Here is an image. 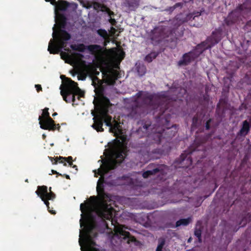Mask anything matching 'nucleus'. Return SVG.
I'll return each mask as SVG.
<instances>
[{
	"label": "nucleus",
	"instance_id": "obj_1",
	"mask_svg": "<svg viewBox=\"0 0 251 251\" xmlns=\"http://www.w3.org/2000/svg\"><path fill=\"white\" fill-rule=\"evenodd\" d=\"M181 103H177L176 105L162 111V113L155 118L156 124L153 125L151 133L149 132L151 126L150 121H146L142 126L137 130L138 134L141 136H147L144 141H139L132 145L134 151L139 154L143 161L158 159L163 154L164 151L156 147V145L160 143L162 138L170 139L176 135V126H171L170 121L173 115H177L180 111Z\"/></svg>",
	"mask_w": 251,
	"mask_h": 251
},
{
	"label": "nucleus",
	"instance_id": "obj_2",
	"mask_svg": "<svg viewBox=\"0 0 251 251\" xmlns=\"http://www.w3.org/2000/svg\"><path fill=\"white\" fill-rule=\"evenodd\" d=\"M180 90L184 93L186 92L185 89L172 87L166 96L162 98L146 92L139 91L135 95L133 103L129 108L128 116L133 119H138L146 113L147 108L149 106L153 110V114L155 118L166 108L182 102L179 99L181 96L178 93Z\"/></svg>",
	"mask_w": 251,
	"mask_h": 251
},
{
	"label": "nucleus",
	"instance_id": "obj_3",
	"mask_svg": "<svg viewBox=\"0 0 251 251\" xmlns=\"http://www.w3.org/2000/svg\"><path fill=\"white\" fill-rule=\"evenodd\" d=\"M95 211L98 217L104 221L107 229H109V227L108 224L105 221V220H109L111 222V225L113 226L114 234L110 240L112 245L116 246L120 245L122 242H125L128 244L138 245L139 242L128 231L126 230L127 227L118 223L114 218V215L116 211L111 204H108L105 201H103L95 207Z\"/></svg>",
	"mask_w": 251,
	"mask_h": 251
},
{
	"label": "nucleus",
	"instance_id": "obj_4",
	"mask_svg": "<svg viewBox=\"0 0 251 251\" xmlns=\"http://www.w3.org/2000/svg\"><path fill=\"white\" fill-rule=\"evenodd\" d=\"M126 144L125 137H122L121 141L118 139L113 141L111 147L112 159L104 161L98 169V174L100 177L97 183V189L103 188L104 176L110 170L115 169L127 156Z\"/></svg>",
	"mask_w": 251,
	"mask_h": 251
},
{
	"label": "nucleus",
	"instance_id": "obj_5",
	"mask_svg": "<svg viewBox=\"0 0 251 251\" xmlns=\"http://www.w3.org/2000/svg\"><path fill=\"white\" fill-rule=\"evenodd\" d=\"M208 138L207 136H197L196 137L194 143L190 148L187 151H185L176 160V162L181 165L180 167L188 168L192 165L191 155H198L200 159L203 157L205 151L203 144L206 142Z\"/></svg>",
	"mask_w": 251,
	"mask_h": 251
},
{
	"label": "nucleus",
	"instance_id": "obj_6",
	"mask_svg": "<svg viewBox=\"0 0 251 251\" xmlns=\"http://www.w3.org/2000/svg\"><path fill=\"white\" fill-rule=\"evenodd\" d=\"M61 78L63 80V88L60 87V93L63 97L64 100L67 103H73V105H78V103L75 99V94H78L79 97H83L84 96V92L82 91L78 86V84L72 80L71 78L66 77L63 75H61Z\"/></svg>",
	"mask_w": 251,
	"mask_h": 251
},
{
	"label": "nucleus",
	"instance_id": "obj_7",
	"mask_svg": "<svg viewBox=\"0 0 251 251\" xmlns=\"http://www.w3.org/2000/svg\"><path fill=\"white\" fill-rule=\"evenodd\" d=\"M52 29L54 39L50 40L48 50L50 54H58L66 47L67 41L71 39V36L64 29H60L56 31L55 26Z\"/></svg>",
	"mask_w": 251,
	"mask_h": 251
},
{
	"label": "nucleus",
	"instance_id": "obj_8",
	"mask_svg": "<svg viewBox=\"0 0 251 251\" xmlns=\"http://www.w3.org/2000/svg\"><path fill=\"white\" fill-rule=\"evenodd\" d=\"M97 103L94 102L96 112L100 114L106 126H111L112 117L108 114V109L111 103L109 99L104 96L103 89H100L97 93Z\"/></svg>",
	"mask_w": 251,
	"mask_h": 251
},
{
	"label": "nucleus",
	"instance_id": "obj_9",
	"mask_svg": "<svg viewBox=\"0 0 251 251\" xmlns=\"http://www.w3.org/2000/svg\"><path fill=\"white\" fill-rule=\"evenodd\" d=\"M38 120L42 129L49 131H54L56 129L59 131L60 129L59 124H55L54 120L50 116L49 108L47 107L43 110L42 115L39 116Z\"/></svg>",
	"mask_w": 251,
	"mask_h": 251
},
{
	"label": "nucleus",
	"instance_id": "obj_10",
	"mask_svg": "<svg viewBox=\"0 0 251 251\" xmlns=\"http://www.w3.org/2000/svg\"><path fill=\"white\" fill-rule=\"evenodd\" d=\"M71 48L75 51L84 52L87 49L90 53L95 56L97 59L100 58L103 55V52L106 48L102 47L99 45H90L86 47L83 44L71 45Z\"/></svg>",
	"mask_w": 251,
	"mask_h": 251
},
{
	"label": "nucleus",
	"instance_id": "obj_11",
	"mask_svg": "<svg viewBox=\"0 0 251 251\" xmlns=\"http://www.w3.org/2000/svg\"><path fill=\"white\" fill-rule=\"evenodd\" d=\"M249 9L246 7L245 4H240L234 10L229 13L224 20V22L226 25L230 26L241 20L242 17H245Z\"/></svg>",
	"mask_w": 251,
	"mask_h": 251
},
{
	"label": "nucleus",
	"instance_id": "obj_12",
	"mask_svg": "<svg viewBox=\"0 0 251 251\" xmlns=\"http://www.w3.org/2000/svg\"><path fill=\"white\" fill-rule=\"evenodd\" d=\"M51 188H50V192H48V188L46 186H38L37 190L36 191V194L40 197L41 200L44 202V203L48 207V210L51 214H55L56 212L55 210L50 209L49 206L50 203L49 200H53L55 197V195L51 191Z\"/></svg>",
	"mask_w": 251,
	"mask_h": 251
},
{
	"label": "nucleus",
	"instance_id": "obj_13",
	"mask_svg": "<svg viewBox=\"0 0 251 251\" xmlns=\"http://www.w3.org/2000/svg\"><path fill=\"white\" fill-rule=\"evenodd\" d=\"M221 35L222 29L220 28L216 29L212 32L211 35L207 38L205 41L198 45V48L202 47L203 50H204L211 48L221 40Z\"/></svg>",
	"mask_w": 251,
	"mask_h": 251
},
{
	"label": "nucleus",
	"instance_id": "obj_14",
	"mask_svg": "<svg viewBox=\"0 0 251 251\" xmlns=\"http://www.w3.org/2000/svg\"><path fill=\"white\" fill-rule=\"evenodd\" d=\"M204 50L202 47L198 48V45L195 50L184 53L181 59L178 61L177 65L179 66H187L194 61Z\"/></svg>",
	"mask_w": 251,
	"mask_h": 251
},
{
	"label": "nucleus",
	"instance_id": "obj_15",
	"mask_svg": "<svg viewBox=\"0 0 251 251\" xmlns=\"http://www.w3.org/2000/svg\"><path fill=\"white\" fill-rule=\"evenodd\" d=\"M147 170L143 173L144 178H148L151 176H154L157 174H163V170L161 166L158 164L150 163L147 167Z\"/></svg>",
	"mask_w": 251,
	"mask_h": 251
},
{
	"label": "nucleus",
	"instance_id": "obj_16",
	"mask_svg": "<svg viewBox=\"0 0 251 251\" xmlns=\"http://www.w3.org/2000/svg\"><path fill=\"white\" fill-rule=\"evenodd\" d=\"M92 114L94 116L93 118L94 124L92 126V127L98 132H103L104 131V129L102 128L103 120H102L100 114L98 113L95 114L93 112H92Z\"/></svg>",
	"mask_w": 251,
	"mask_h": 251
},
{
	"label": "nucleus",
	"instance_id": "obj_17",
	"mask_svg": "<svg viewBox=\"0 0 251 251\" xmlns=\"http://www.w3.org/2000/svg\"><path fill=\"white\" fill-rule=\"evenodd\" d=\"M251 129V119L246 120L242 122L241 127L237 133L238 137H245L250 133Z\"/></svg>",
	"mask_w": 251,
	"mask_h": 251
},
{
	"label": "nucleus",
	"instance_id": "obj_18",
	"mask_svg": "<svg viewBox=\"0 0 251 251\" xmlns=\"http://www.w3.org/2000/svg\"><path fill=\"white\" fill-rule=\"evenodd\" d=\"M50 160L53 164H56L57 162L63 163L64 166H67V162L68 163L69 166L71 167L73 165V158L72 156L65 157L62 156L56 157L54 158L52 157H49Z\"/></svg>",
	"mask_w": 251,
	"mask_h": 251
},
{
	"label": "nucleus",
	"instance_id": "obj_19",
	"mask_svg": "<svg viewBox=\"0 0 251 251\" xmlns=\"http://www.w3.org/2000/svg\"><path fill=\"white\" fill-rule=\"evenodd\" d=\"M163 31L162 28L156 27H155L151 32L150 35L151 39L155 42L159 41L163 36Z\"/></svg>",
	"mask_w": 251,
	"mask_h": 251
},
{
	"label": "nucleus",
	"instance_id": "obj_20",
	"mask_svg": "<svg viewBox=\"0 0 251 251\" xmlns=\"http://www.w3.org/2000/svg\"><path fill=\"white\" fill-rule=\"evenodd\" d=\"M55 21L59 25L60 28H64L67 24V18L64 14L55 13Z\"/></svg>",
	"mask_w": 251,
	"mask_h": 251
},
{
	"label": "nucleus",
	"instance_id": "obj_21",
	"mask_svg": "<svg viewBox=\"0 0 251 251\" xmlns=\"http://www.w3.org/2000/svg\"><path fill=\"white\" fill-rule=\"evenodd\" d=\"M192 221V219L191 217H189L186 219H181L177 221H176V225L174 226L172 225L171 224H170L168 225L169 227H177L181 226H188L190 223H191Z\"/></svg>",
	"mask_w": 251,
	"mask_h": 251
},
{
	"label": "nucleus",
	"instance_id": "obj_22",
	"mask_svg": "<svg viewBox=\"0 0 251 251\" xmlns=\"http://www.w3.org/2000/svg\"><path fill=\"white\" fill-rule=\"evenodd\" d=\"M95 226V224L93 223H88L87 224L84 229V235H93L94 237H97L98 233L97 232L93 233Z\"/></svg>",
	"mask_w": 251,
	"mask_h": 251
},
{
	"label": "nucleus",
	"instance_id": "obj_23",
	"mask_svg": "<svg viewBox=\"0 0 251 251\" xmlns=\"http://www.w3.org/2000/svg\"><path fill=\"white\" fill-rule=\"evenodd\" d=\"M100 70L103 76L107 78H109L114 72V70L108 65L101 67Z\"/></svg>",
	"mask_w": 251,
	"mask_h": 251
},
{
	"label": "nucleus",
	"instance_id": "obj_24",
	"mask_svg": "<svg viewBox=\"0 0 251 251\" xmlns=\"http://www.w3.org/2000/svg\"><path fill=\"white\" fill-rule=\"evenodd\" d=\"M126 6L130 10H135L139 6V0H127Z\"/></svg>",
	"mask_w": 251,
	"mask_h": 251
},
{
	"label": "nucleus",
	"instance_id": "obj_25",
	"mask_svg": "<svg viewBox=\"0 0 251 251\" xmlns=\"http://www.w3.org/2000/svg\"><path fill=\"white\" fill-rule=\"evenodd\" d=\"M201 121L197 116H195L192 119V124L191 125V130L194 131L201 125Z\"/></svg>",
	"mask_w": 251,
	"mask_h": 251
},
{
	"label": "nucleus",
	"instance_id": "obj_26",
	"mask_svg": "<svg viewBox=\"0 0 251 251\" xmlns=\"http://www.w3.org/2000/svg\"><path fill=\"white\" fill-rule=\"evenodd\" d=\"M251 221V213H248L242 218L239 223L240 227L245 226L247 224Z\"/></svg>",
	"mask_w": 251,
	"mask_h": 251
},
{
	"label": "nucleus",
	"instance_id": "obj_27",
	"mask_svg": "<svg viewBox=\"0 0 251 251\" xmlns=\"http://www.w3.org/2000/svg\"><path fill=\"white\" fill-rule=\"evenodd\" d=\"M136 70L140 76L144 75L147 71L146 67L143 64H136Z\"/></svg>",
	"mask_w": 251,
	"mask_h": 251
},
{
	"label": "nucleus",
	"instance_id": "obj_28",
	"mask_svg": "<svg viewBox=\"0 0 251 251\" xmlns=\"http://www.w3.org/2000/svg\"><path fill=\"white\" fill-rule=\"evenodd\" d=\"M69 3L66 1L61 0L57 4V8L60 11H65L69 6Z\"/></svg>",
	"mask_w": 251,
	"mask_h": 251
},
{
	"label": "nucleus",
	"instance_id": "obj_29",
	"mask_svg": "<svg viewBox=\"0 0 251 251\" xmlns=\"http://www.w3.org/2000/svg\"><path fill=\"white\" fill-rule=\"evenodd\" d=\"M97 191L98 195L102 200H104L106 199H110L108 194L104 192V188H101L99 190L97 189Z\"/></svg>",
	"mask_w": 251,
	"mask_h": 251
},
{
	"label": "nucleus",
	"instance_id": "obj_30",
	"mask_svg": "<svg viewBox=\"0 0 251 251\" xmlns=\"http://www.w3.org/2000/svg\"><path fill=\"white\" fill-rule=\"evenodd\" d=\"M158 53L156 52H151L146 56L145 60L149 63H150L152 61L153 59H155Z\"/></svg>",
	"mask_w": 251,
	"mask_h": 251
},
{
	"label": "nucleus",
	"instance_id": "obj_31",
	"mask_svg": "<svg viewBox=\"0 0 251 251\" xmlns=\"http://www.w3.org/2000/svg\"><path fill=\"white\" fill-rule=\"evenodd\" d=\"M93 235L85 236V240L88 245L90 247L96 246V243L93 239Z\"/></svg>",
	"mask_w": 251,
	"mask_h": 251
},
{
	"label": "nucleus",
	"instance_id": "obj_32",
	"mask_svg": "<svg viewBox=\"0 0 251 251\" xmlns=\"http://www.w3.org/2000/svg\"><path fill=\"white\" fill-rule=\"evenodd\" d=\"M158 244L155 251H164L163 247L165 244V239L163 238H160L158 241Z\"/></svg>",
	"mask_w": 251,
	"mask_h": 251
},
{
	"label": "nucleus",
	"instance_id": "obj_33",
	"mask_svg": "<svg viewBox=\"0 0 251 251\" xmlns=\"http://www.w3.org/2000/svg\"><path fill=\"white\" fill-rule=\"evenodd\" d=\"M201 227L198 228L197 226H196L194 231V235L198 238L200 242H201Z\"/></svg>",
	"mask_w": 251,
	"mask_h": 251
},
{
	"label": "nucleus",
	"instance_id": "obj_34",
	"mask_svg": "<svg viewBox=\"0 0 251 251\" xmlns=\"http://www.w3.org/2000/svg\"><path fill=\"white\" fill-rule=\"evenodd\" d=\"M115 123L112 124V126L109 127V131L112 133H115L119 129V125L114 120Z\"/></svg>",
	"mask_w": 251,
	"mask_h": 251
},
{
	"label": "nucleus",
	"instance_id": "obj_35",
	"mask_svg": "<svg viewBox=\"0 0 251 251\" xmlns=\"http://www.w3.org/2000/svg\"><path fill=\"white\" fill-rule=\"evenodd\" d=\"M97 33L104 39L107 38L108 34L105 29H99L97 30Z\"/></svg>",
	"mask_w": 251,
	"mask_h": 251
},
{
	"label": "nucleus",
	"instance_id": "obj_36",
	"mask_svg": "<svg viewBox=\"0 0 251 251\" xmlns=\"http://www.w3.org/2000/svg\"><path fill=\"white\" fill-rule=\"evenodd\" d=\"M88 209V206L86 203H81L80 206V210L82 213H84Z\"/></svg>",
	"mask_w": 251,
	"mask_h": 251
},
{
	"label": "nucleus",
	"instance_id": "obj_37",
	"mask_svg": "<svg viewBox=\"0 0 251 251\" xmlns=\"http://www.w3.org/2000/svg\"><path fill=\"white\" fill-rule=\"evenodd\" d=\"M207 197L206 196H205L204 198V199L206 198ZM203 201V199L202 197H200L198 198V203L197 204L195 205V206L196 207H198L202 203V201Z\"/></svg>",
	"mask_w": 251,
	"mask_h": 251
},
{
	"label": "nucleus",
	"instance_id": "obj_38",
	"mask_svg": "<svg viewBox=\"0 0 251 251\" xmlns=\"http://www.w3.org/2000/svg\"><path fill=\"white\" fill-rule=\"evenodd\" d=\"M211 122H212L211 119H209V120H208L206 121V124H205V129L206 130H209L210 129V124H211Z\"/></svg>",
	"mask_w": 251,
	"mask_h": 251
},
{
	"label": "nucleus",
	"instance_id": "obj_39",
	"mask_svg": "<svg viewBox=\"0 0 251 251\" xmlns=\"http://www.w3.org/2000/svg\"><path fill=\"white\" fill-rule=\"evenodd\" d=\"M102 6H103V5L99 2H95L94 3V7L95 9L100 8H102Z\"/></svg>",
	"mask_w": 251,
	"mask_h": 251
},
{
	"label": "nucleus",
	"instance_id": "obj_40",
	"mask_svg": "<svg viewBox=\"0 0 251 251\" xmlns=\"http://www.w3.org/2000/svg\"><path fill=\"white\" fill-rule=\"evenodd\" d=\"M245 78L248 80V83L251 85V73L246 74Z\"/></svg>",
	"mask_w": 251,
	"mask_h": 251
},
{
	"label": "nucleus",
	"instance_id": "obj_41",
	"mask_svg": "<svg viewBox=\"0 0 251 251\" xmlns=\"http://www.w3.org/2000/svg\"><path fill=\"white\" fill-rule=\"evenodd\" d=\"M92 218H93L92 215L91 214V213L90 212H89L85 216V220L86 221H89L90 220V219H92Z\"/></svg>",
	"mask_w": 251,
	"mask_h": 251
},
{
	"label": "nucleus",
	"instance_id": "obj_42",
	"mask_svg": "<svg viewBox=\"0 0 251 251\" xmlns=\"http://www.w3.org/2000/svg\"><path fill=\"white\" fill-rule=\"evenodd\" d=\"M183 5V3H181V2H177V3H176L174 6H173V9H175L177 7H181Z\"/></svg>",
	"mask_w": 251,
	"mask_h": 251
},
{
	"label": "nucleus",
	"instance_id": "obj_43",
	"mask_svg": "<svg viewBox=\"0 0 251 251\" xmlns=\"http://www.w3.org/2000/svg\"><path fill=\"white\" fill-rule=\"evenodd\" d=\"M35 87L36 88L37 92L42 91V88L40 84H36L35 85Z\"/></svg>",
	"mask_w": 251,
	"mask_h": 251
},
{
	"label": "nucleus",
	"instance_id": "obj_44",
	"mask_svg": "<svg viewBox=\"0 0 251 251\" xmlns=\"http://www.w3.org/2000/svg\"><path fill=\"white\" fill-rule=\"evenodd\" d=\"M109 22L112 25H115L116 24V20L111 18L109 20Z\"/></svg>",
	"mask_w": 251,
	"mask_h": 251
},
{
	"label": "nucleus",
	"instance_id": "obj_45",
	"mask_svg": "<svg viewBox=\"0 0 251 251\" xmlns=\"http://www.w3.org/2000/svg\"><path fill=\"white\" fill-rule=\"evenodd\" d=\"M77 78L78 80H84L85 79L86 76L80 74L78 75Z\"/></svg>",
	"mask_w": 251,
	"mask_h": 251
},
{
	"label": "nucleus",
	"instance_id": "obj_46",
	"mask_svg": "<svg viewBox=\"0 0 251 251\" xmlns=\"http://www.w3.org/2000/svg\"><path fill=\"white\" fill-rule=\"evenodd\" d=\"M105 8L106 9V11L108 13L109 16L111 17V16H113L114 15V13L113 11H111L109 8L107 7Z\"/></svg>",
	"mask_w": 251,
	"mask_h": 251
},
{
	"label": "nucleus",
	"instance_id": "obj_47",
	"mask_svg": "<svg viewBox=\"0 0 251 251\" xmlns=\"http://www.w3.org/2000/svg\"><path fill=\"white\" fill-rule=\"evenodd\" d=\"M117 32V29L113 27H111L110 28V32L112 34L114 35Z\"/></svg>",
	"mask_w": 251,
	"mask_h": 251
},
{
	"label": "nucleus",
	"instance_id": "obj_48",
	"mask_svg": "<svg viewBox=\"0 0 251 251\" xmlns=\"http://www.w3.org/2000/svg\"><path fill=\"white\" fill-rule=\"evenodd\" d=\"M247 43L249 44V47L248 49H246V50L251 53V42L248 41Z\"/></svg>",
	"mask_w": 251,
	"mask_h": 251
},
{
	"label": "nucleus",
	"instance_id": "obj_49",
	"mask_svg": "<svg viewBox=\"0 0 251 251\" xmlns=\"http://www.w3.org/2000/svg\"><path fill=\"white\" fill-rule=\"evenodd\" d=\"M51 173L53 174H56L58 176H62V174H60L59 173L57 172L56 171L54 170H51Z\"/></svg>",
	"mask_w": 251,
	"mask_h": 251
},
{
	"label": "nucleus",
	"instance_id": "obj_50",
	"mask_svg": "<svg viewBox=\"0 0 251 251\" xmlns=\"http://www.w3.org/2000/svg\"><path fill=\"white\" fill-rule=\"evenodd\" d=\"M47 2H50L51 4H55L56 3V0H45Z\"/></svg>",
	"mask_w": 251,
	"mask_h": 251
},
{
	"label": "nucleus",
	"instance_id": "obj_51",
	"mask_svg": "<svg viewBox=\"0 0 251 251\" xmlns=\"http://www.w3.org/2000/svg\"><path fill=\"white\" fill-rule=\"evenodd\" d=\"M61 55L62 57H63V56H65L66 57H69V55L68 53H66L65 52H63V51H61Z\"/></svg>",
	"mask_w": 251,
	"mask_h": 251
},
{
	"label": "nucleus",
	"instance_id": "obj_52",
	"mask_svg": "<svg viewBox=\"0 0 251 251\" xmlns=\"http://www.w3.org/2000/svg\"><path fill=\"white\" fill-rule=\"evenodd\" d=\"M78 94H75V98L76 97V98L78 100H80V98H83L84 97V96L83 97H79V94H80V92L79 93H78Z\"/></svg>",
	"mask_w": 251,
	"mask_h": 251
},
{
	"label": "nucleus",
	"instance_id": "obj_53",
	"mask_svg": "<svg viewBox=\"0 0 251 251\" xmlns=\"http://www.w3.org/2000/svg\"><path fill=\"white\" fill-rule=\"evenodd\" d=\"M167 234H173L174 236H175L176 234V233L174 231H173L172 230H168V231H167Z\"/></svg>",
	"mask_w": 251,
	"mask_h": 251
},
{
	"label": "nucleus",
	"instance_id": "obj_54",
	"mask_svg": "<svg viewBox=\"0 0 251 251\" xmlns=\"http://www.w3.org/2000/svg\"><path fill=\"white\" fill-rule=\"evenodd\" d=\"M105 40L104 41V43H103V46L104 47H105L107 43L109 42V40L107 39V38L106 39H105Z\"/></svg>",
	"mask_w": 251,
	"mask_h": 251
},
{
	"label": "nucleus",
	"instance_id": "obj_55",
	"mask_svg": "<svg viewBox=\"0 0 251 251\" xmlns=\"http://www.w3.org/2000/svg\"><path fill=\"white\" fill-rule=\"evenodd\" d=\"M62 176H64L67 179H70V176L68 175H66V174L62 175Z\"/></svg>",
	"mask_w": 251,
	"mask_h": 251
},
{
	"label": "nucleus",
	"instance_id": "obj_56",
	"mask_svg": "<svg viewBox=\"0 0 251 251\" xmlns=\"http://www.w3.org/2000/svg\"><path fill=\"white\" fill-rule=\"evenodd\" d=\"M125 52L123 51H122L121 52V56H122V58L123 59L125 57Z\"/></svg>",
	"mask_w": 251,
	"mask_h": 251
},
{
	"label": "nucleus",
	"instance_id": "obj_57",
	"mask_svg": "<svg viewBox=\"0 0 251 251\" xmlns=\"http://www.w3.org/2000/svg\"><path fill=\"white\" fill-rule=\"evenodd\" d=\"M82 219H81L80 220V227H82L83 226H84V224H82Z\"/></svg>",
	"mask_w": 251,
	"mask_h": 251
},
{
	"label": "nucleus",
	"instance_id": "obj_58",
	"mask_svg": "<svg viewBox=\"0 0 251 251\" xmlns=\"http://www.w3.org/2000/svg\"><path fill=\"white\" fill-rule=\"evenodd\" d=\"M71 167H72L74 168H75L76 171L77 170V166L76 165L73 164Z\"/></svg>",
	"mask_w": 251,
	"mask_h": 251
},
{
	"label": "nucleus",
	"instance_id": "obj_59",
	"mask_svg": "<svg viewBox=\"0 0 251 251\" xmlns=\"http://www.w3.org/2000/svg\"><path fill=\"white\" fill-rule=\"evenodd\" d=\"M173 6L169 7V10L170 11L173 12L175 10V9H173Z\"/></svg>",
	"mask_w": 251,
	"mask_h": 251
},
{
	"label": "nucleus",
	"instance_id": "obj_60",
	"mask_svg": "<svg viewBox=\"0 0 251 251\" xmlns=\"http://www.w3.org/2000/svg\"><path fill=\"white\" fill-rule=\"evenodd\" d=\"M100 74V72L97 71L96 70L95 71V75H98Z\"/></svg>",
	"mask_w": 251,
	"mask_h": 251
},
{
	"label": "nucleus",
	"instance_id": "obj_61",
	"mask_svg": "<svg viewBox=\"0 0 251 251\" xmlns=\"http://www.w3.org/2000/svg\"><path fill=\"white\" fill-rule=\"evenodd\" d=\"M57 115V113L56 112H55L53 114H52V116L53 117H54L55 116Z\"/></svg>",
	"mask_w": 251,
	"mask_h": 251
},
{
	"label": "nucleus",
	"instance_id": "obj_62",
	"mask_svg": "<svg viewBox=\"0 0 251 251\" xmlns=\"http://www.w3.org/2000/svg\"><path fill=\"white\" fill-rule=\"evenodd\" d=\"M95 198H95V197H94V196L91 197L90 198V199H95Z\"/></svg>",
	"mask_w": 251,
	"mask_h": 251
},
{
	"label": "nucleus",
	"instance_id": "obj_63",
	"mask_svg": "<svg viewBox=\"0 0 251 251\" xmlns=\"http://www.w3.org/2000/svg\"><path fill=\"white\" fill-rule=\"evenodd\" d=\"M238 228H238L237 229H234V230H233V232H236V231H237V230H238Z\"/></svg>",
	"mask_w": 251,
	"mask_h": 251
},
{
	"label": "nucleus",
	"instance_id": "obj_64",
	"mask_svg": "<svg viewBox=\"0 0 251 251\" xmlns=\"http://www.w3.org/2000/svg\"><path fill=\"white\" fill-rule=\"evenodd\" d=\"M248 24H251V21H250V22L248 23Z\"/></svg>",
	"mask_w": 251,
	"mask_h": 251
}]
</instances>
